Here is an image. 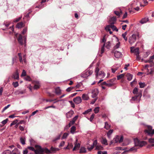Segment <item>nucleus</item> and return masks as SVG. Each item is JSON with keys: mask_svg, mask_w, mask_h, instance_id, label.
I'll list each match as a JSON object with an SVG mask.
<instances>
[{"mask_svg": "<svg viewBox=\"0 0 154 154\" xmlns=\"http://www.w3.org/2000/svg\"><path fill=\"white\" fill-rule=\"evenodd\" d=\"M99 69L98 67H96L95 68V72L96 78H97L100 76L101 78H103L105 75V74L103 71L99 72Z\"/></svg>", "mask_w": 154, "mask_h": 154, "instance_id": "1", "label": "nucleus"}, {"mask_svg": "<svg viewBox=\"0 0 154 154\" xmlns=\"http://www.w3.org/2000/svg\"><path fill=\"white\" fill-rule=\"evenodd\" d=\"M134 141L136 146L142 147L146 144V143L145 141H140L137 138L134 139Z\"/></svg>", "mask_w": 154, "mask_h": 154, "instance_id": "2", "label": "nucleus"}, {"mask_svg": "<svg viewBox=\"0 0 154 154\" xmlns=\"http://www.w3.org/2000/svg\"><path fill=\"white\" fill-rule=\"evenodd\" d=\"M139 35L138 33L133 34L129 38V43L131 44H133L135 42L136 39L137 38H139Z\"/></svg>", "mask_w": 154, "mask_h": 154, "instance_id": "3", "label": "nucleus"}, {"mask_svg": "<svg viewBox=\"0 0 154 154\" xmlns=\"http://www.w3.org/2000/svg\"><path fill=\"white\" fill-rule=\"evenodd\" d=\"M93 72L92 70H86L82 73L81 76L82 77L85 78L91 75Z\"/></svg>", "mask_w": 154, "mask_h": 154, "instance_id": "4", "label": "nucleus"}, {"mask_svg": "<svg viewBox=\"0 0 154 154\" xmlns=\"http://www.w3.org/2000/svg\"><path fill=\"white\" fill-rule=\"evenodd\" d=\"M145 132L147 133L148 135L152 136L154 134V129L152 130V127L149 126L147 127V129L145 130Z\"/></svg>", "mask_w": 154, "mask_h": 154, "instance_id": "5", "label": "nucleus"}, {"mask_svg": "<svg viewBox=\"0 0 154 154\" xmlns=\"http://www.w3.org/2000/svg\"><path fill=\"white\" fill-rule=\"evenodd\" d=\"M35 147L37 149H35L34 151V152L35 154L42 153L44 152L43 149L40 146L36 145L35 146Z\"/></svg>", "mask_w": 154, "mask_h": 154, "instance_id": "6", "label": "nucleus"}, {"mask_svg": "<svg viewBox=\"0 0 154 154\" xmlns=\"http://www.w3.org/2000/svg\"><path fill=\"white\" fill-rule=\"evenodd\" d=\"M98 93V91L97 89H95L93 90L92 91L91 97L92 98H96Z\"/></svg>", "mask_w": 154, "mask_h": 154, "instance_id": "7", "label": "nucleus"}, {"mask_svg": "<svg viewBox=\"0 0 154 154\" xmlns=\"http://www.w3.org/2000/svg\"><path fill=\"white\" fill-rule=\"evenodd\" d=\"M119 136H117L110 142V145L115 144L119 142Z\"/></svg>", "mask_w": 154, "mask_h": 154, "instance_id": "8", "label": "nucleus"}, {"mask_svg": "<svg viewBox=\"0 0 154 154\" xmlns=\"http://www.w3.org/2000/svg\"><path fill=\"white\" fill-rule=\"evenodd\" d=\"M73 101L76 104H79L82 102L81 98L80 97H77L73 99Z\"/></svg>", "mask_w": 154, "mask_h": 154, "instance_id": "9", "label": "nucleus"}, {"mask_svg": "<svg viewBox=\"0 0 154 154\" xmlns=\"http://www.w3.org/2000/svg\"><path fill=\"white\" fill-rule=\"evenodd\" d=\"M116 79V78H114L112 79H110L107 81L108 84H110L111 85L109 86V87H111L115 84V81Z\"/></svg>", "mask_w": 154, "mask_h": 154, "instance_id": "10", "label": "nucleus"}, {"mask_svg": "<svg viewBox=\"0 0 154 154\" xmlns=\"http://www.w3.org/2000/svg\"><path fill=\"white\" fill-rule=\"evenodd\" d=\"M122 54L121 52L118 51H115L114 52V56L116 58H119L122 57Z\"/></svg>", "mask_w": 154, "mask_h": 154, "instance_id": "11", "label": "nucleus"}, {"mask_svg": "<svg viewBox=\"0 0 154 154\" xmlns=\"http://www.w3.org/2000/svg\"><path fill=\"white\" fill-rule=\"evenodd\" d=\"M74 112L72 110H70L66 114V117L67 118H69L72 117Z\"/></svg>", "mask_w": 154, "mask_h": 154, "instance_id": "12", "label": "nucleus"}, {"mask_svg": "<svg viewBox=\"0 0 154 154\" xmlns=\"http://www.w3.org/2000/svg\"><path fill=\"white\" fill-rule=\"evenodd\" d=\"M17 40L19 43L21 45H23V40L22 38V36L21 35H20L17 38Z\"/></svg>", "mask_w": 154, "mask_h": 154, "instance_id": "13", "label": "nucleus"}, {"mask_svg": "<svg viewBox=\"0 0 154 154\" xmlns=\"http://www.w3.org/2000/svg\"><path fill=\"white\" fill-rule=\"evenodd\" d=\"M116 18L115 17H113L110 19L109 21V23L110 24H114L116 21Z\"/></svg>", "mask_w": 154, "mask_h": 154, "instance_id": "14", "label": "nucleus"}, {"mask_svg": "<svg viewBox=\"0 0 154 154\" xmlns=\"http://www.w3.org/2000/svg\"><path fill=\"white\" fill-rule=\"evenodd\" d=\"M149 20V19L148 17H145L140 20V22L142 24H144L146 23Z\"/></svg>", "mask_w": 154, "mask_h": 154, "instance_id": "15", "label": "nucleus"}, {"mask_svg": "<svg viewBox=\"0 0 154 154\" xmlns=\"http://www.w3.org/2000/svg\"><path fill=\"white\" fill-rule=\"evenodd\" d=\"M55 93L57 95H59L61 94V90L59 87H57L55 88Z\"/></svg>", "mask_w": 154, "mask_h": 154, "instance_id": "16", "label": "nucleus"}, {"mask_svg": "<svg viewBox=\"0 0 154 154\" xmlns=\"http://www.w3.org/2000/svg\"><path fill=\"white\" fill-rule=\"evenodd\" d=\"M12 78L15 79H19V74L18 71H17L12 75Z\"/></svg>", "mask_w": 154, "mask_h": 154, "instance_id": "17", "label": "nucleus"}, {"mask_svg": "<svg viewBox=\"0 0 154 154\" xmlns=\"http://www.w3.org/2000/svg\"><path fill=\"white\" fill-rule=\"evenodd\" d=\"M12 154H20V152L17 148H15L11 152Z\"/></svg>", "mask_w": 154, "mask_h": 154, "instance_id": "18", "label": "nucleus"}, {"mask_svg": "<svg viewBox=\"0 0 154 154\" xmlns=\"http://www.w3.org/2000/svg\"><path fill=\"white\" fill-rule=\"evenodd\" d=\"M40 85L39 82L38 81L35 82V84L34 85V88L35 89H37L39 88L40 87Z\"/></svg>", "mask_w": 154, "mask_h": 154, "instance_id": "19", "label": "nucleus"}, {"mask_svg": "<svg viewBox=\"0 0 154 154\" xmlns=\"http://www.w3.org/2000/svg\"><path fill=\"white\" fill-rule=\"evenodd\" d=\"M75 146L73 149V151L77 149H79L80 146V144L79 143H74Z\"/></svg>", "mask_w": 154, "mask_h": 154, "instance_id": "20", "label": "nucleus"}, {"mask_svg": "<svg viewBox=\"0 0 154 154\" xmlns=\"http://www.w3.org/2000/svg\"><path fill=\"white\" fill-rule=\"evenodd\" d=\"M24 26L23 23L22 22H20L18 23L16 25V27L18 28H20Z\"/></svg>", "mask_w": 154, "mask_h": 154, "instance_id": "21", "label": "nucleus"}, {"mask_svg": "<svg viewBox=\"0 0 154 154\" xmlns=\"http://www.w3.org/2000/svg\"><path fill=\"white\" fill-rule=\"evenodd\" d=\"M110 24L111 28H112L113 31H116V32H118V29H117L116 26L114 25V24Z\"/></svg>", "mask_w": 154, "mask_h": 154, "instance_id": "22", "label": "nucleus"}, {"mask_svg": "<svg viewBox=\"0 0 154 154\" xmlns=\"http://www.w3.org/2000/svg\"><path fill=\"white\" fill-rule=\"evenodd\" d=\"M126 76L127 77V79L129 81H131L132 79V75L130 73L127 74Z\"/></svg>", "mask_w": 154, "mask_h": 154, "instance_id": "23", "label": "nucleus"}, {"mask_svg": "<svg viewBox=\"0 0 154 154\" xmlns=\"http://www.w3.org/2000/svg\"><path fill=\"white\" fill-rule=\"evenodd\" d=\"M114 13L115 14H116L117 16H118L119 17L121 15L122 12L121 10H120V11H114Z\"/></svg>", "mask_w": 154, "mask_h": 154, "instance_id": "24", "label": "nucleus"}, {"mask_svg": "<svg viewBox=\"0 0 154 154\" xmlns=\"http://www.w3.org/2000/svg\"><path fill=\"white\" fill-rule=\"evenodd\" d=\"M105 46V44H103V46L102 47L101 50L100 54L99 55V56L101 57L102 54L104 53V47Z\"/></svg>", "mask_w": 154, "mask_h": 154, "instance_id": "25", "label": "nucleus"}, {"mask_svg": "<svg viewBox=\"0 0 154 154\" xmlns=\"http://www.w3.org/2000/svg\"><path fill=\"white\" fill-rule=\"evenodd\" d=\"M82 97L84 100H87L89 99V97L88 95L85 94H82Z\"/></svg>", "mask_w": 154, "mask_h": 154, "instance_id": "26", "label": "nucleus"}, {"mask_svg": "<svg viewBox=\"0 0 154 154\" xmlns=\"http://www.w3.org/2000/svg\"><path fill=\"white\" fill-rule=\"evenodd\" d=\"M101 143L102 144H104L105 145H107L108 144L107 140L105 138H102Z\"/></svg>", "mask_w": 154, "mask_h": 154, "instance_id": "27", "label": "nucleus"}, {"mask_svg": "<svg viewBox=\"0 0 154 154\" xmlns=\"http://www.w3.org/2000/svg\"><path fill=\"white\" fill-rule=\"evenodd\" d=\"M62 134V132H61V134L59 135L58 136L52 140L53 142H55L57 140H59L60 139L61 136Z\"/></svg>", "mask_w": 154, "mask_h": 154, "instance_id": "28", "label": "nucleus"}, {"mask_svg": "<svg viewBox=\"0 0 154 154\" xmlns=\"http://www.w3.org/2000/svg\"><path fill=\"white\" fill-rule=\"evenodd\" d=\"M133 52L134 53L135 55L139 54V48H137L133 50Z\"/></svg>", "mask_w": 154, "mask_h": 154, "instance_id": "29", "label": "nucleus"}, {"mask_svg": "<svg viewBox=\"0 0 154 154\" xmlns=\"http://www.w3.org/2000/svg\"><path fill=\"white\" fill-rule=\"evenodd\" d=\"M105 46L106 48L108 49H109L111 46V43L109 41L105 43Z\"/></svg>", "mask_w": 154, "mask_h": 154, "instance_id": "30", "label": "nucleus"}, {"mask_svg": "<svg viewBox=\"0 0 154 154\" xmlns=\"http://www.w3.org/2000/svg\"><path fill=\"white\" fill-rule=\"evenodd\" d=\"M69 135V134L68 133H64L61 138V139L63 140L64 139H66L67 137Z\"/></svg>", "mask_w": 154, "mask_h": 154, "instance_id": "31", "label": "nucleus"}, {"mask_svg": "<svg viewBox=\"0 0 154 154\" xmlns=\"http://www.w3.org/2000/svg\"><path fill=\"white\" fill-rule=\"evenodd\" d=\"M70 132L72 134H73L76 130V127L74 126H73L71 128Z\"/></svg>", "mask_w": 154, "mask_h": 154, "instance_id": "32", "label": "nucleus"}, {"mask_svg": "<svg viewBox=\"0 0 154 154\" xmlns=\"http://www.w3.org/2000/svg\"><path fill=\"white\" fill-rule=\"evenodd\" d=\"M139 84L140 85V87L141 88H144L146 85L145 83H142L141 82H139Z\"/></svg>", "mask_w": 154, "mask_h": 154, "instance_id": "33", "label": "nucleus"}, {"mask_svg": "<svg viewBox=\"0 0 154 154\" xmlns=\"http://www.w3.org/2000/svg\"><path fill=\"white\" fill-rule=\"evenodd\" d=\"M86 150L85 148L84 147H81L80 151V153H85L86 152Z\"/></svg>", "mask_w": 154, "mask_h": 154, "instance_id": "34", "label": "nucleus"}, {"mask_svg": "<svg viewBox=\"0 0 154 154\" xmlns=\"http://www.w3.org/2000/svg\"><path fill=\"white\" fill-rule=\"evenodd\" d=\"M104 128L107 130H108L110 128V125H109L107 122H105V126Z\"/></svg>", "mask_w": 154, "mask_h": 154, "instance_id": "35", "label": "nucleus"}, {"mask_svg": "<svg viewBox=\"0 0 154 154\" xmlns=\"http://www.w3.org/2000/svg\"><path fill=\"white\" fill-rule=\"evenodd\" d=\"M2 154H12L11 152L9 150H7L4 151L2 153Z\"/></svg>", "mask_w": 154, "mask_h": 154, "instance_id": "36", "label": "nucleus"}, {"mask_svg": "<svg viewBox=\"0 0 154 154\" xmlns=\"http://www.w3.org/2000/svg\"><path fill=\"white\" fill-rule=\"evenodd\" d=\"M20 141L21 143L23 145H24L25 144V138L21 137L20 138Z\"/></svg>", "mask_w": 154, "mask_h": 154, "instance_id": "37", "label": "nucleus"}, {"mask_svg": "<svg viewBox=\"0 0 154 154\" xmlns=\"http://www.w3.org/2000/svg\"><path fill=\"white\" fill-rule=\"evenodd\" d=\"M24 93V92L23 91H17L15 92V94H23Z\"/></svg>", "mask_w": 154, "mask_h": 154, "instance_id": "38", "label": "nucleus"}, {"mask_svg": "<svg viewBox=\"0 0 154 154\" xmlns=\"http://www.w3.org/2000/svg\"><path fill=\"white\" fill-rule=\"evenodd\" d=\"M102 85H106V86L109 87V86L111 85L110 84H108L107 81L106 82H103L102 83Z\"/></svg>", "mask_w": 154, "mask_h": 154, "instance_id": "39", "label": "nucleus"}, {"mask_svg": "<svg viewBox=\"0 0 154 154\" xmlns=\"http://www.w3.org/2000/svg\"><path fill=\"white\" fill-rule=\"evenodd\" d=\"M125 75L124 74H122L117 76V80H119L120 79L123 78Z\"/></svg>", "mask_w": 154, "mask_h": 154, "instance_id": "40", "label": "nucleus"}, {"mask_svg": "<svg viewBox=\"0 0 154 154\" xmlns=\"http://www.w3.org/2000/svg\"><path fill=\"white\" fill-rule=\"evenodd\" d=\"M127 32H125L122 35V36L123 38L126 41L127 40V38L126 37L127 35Z\"/></svg>", "mask_w": 154, "mask_h": 154, "instance_id": "41", "label": "nucleus"}, {"mask_svg": "<svg viewBox=\"0 0 154 154\" xmlns=\"http://www.w3.org/2000/svg\"><path fill=\"white\" fill-rule=\"evenodd\" d=\"M96 149L97 150H103V147L101 145H97L96 146Z\"/></svg>", "mask_w": 154, "mask_h": 154, "instance_id": "42", "label": "nucleus"}, {"mask_svg": "<svg viewBox=\"0 0 154 154\" xmlns=\"http://www.w3.org/2000/svg\"><path fill=\"white\" fill-rule=\"evenodd\" d=\"M110 28V25H109L106 26L105 29L106 31H108L111 30Z\"/></svg>", "mask_w": 154, "mask_h": 154, "instance_id": "43", "label": "nucleus"}, {"mask_svg": "<svg viewBox=\"0 0 154 154\" xmlns=\"http://www.w3.org/2000/svg\"><path fill=\"white\" fill-rule=\"evenodd\" d=\"M92 110L91 109H89L85 111L84 112H83L82 114L84 115H85L88 114L89 112H91Z\"/></svg>", "mask_w": 154, "mask_h": 154, "instance_id": "44", "label": "nucleus"}, {"mask_svg": "<svg viewBox=\"0 0 154 154\" xmlns=\"http://www.w3.org/2000/svg\"><path fill=\"white\" fill-rule=\"evenodd\" d=\"M138 91V89L137 88L135 87L133 91V93L134 94H137Z\"/></svg>", "mask_w": 154, "mask_h": 154, "instance_id": "45", "label": "nucleus"}, {"mask_svg": "<svg viewBox=\"0 0 154 154\" xmlns=\"http://www.w3.org/2000/svg\"><path fill=\"white\" fill-rule=\"evenodd\" d=\"M99 111V107H95L94 109V113L96 114L98 113Z\"/></svg>", "mask_w": 154, "mask_h": 154, "instance_id": "46", "label": "nucleus"}, {"mask_svg": "<svg viewBox=\"0 0 154 154\" xmlns=\"http://www.w3.org/2000/svg\"><path fill=\"white\" fill-rule=\"evenodd\" d=\"M13 85L15 88L18 87L19 85L18 83L17 82H14L13 83Z\"/></svg>", "mask_w": 154, "mask_h": 154, "instance_id": "47", "label": "nucleus"}, {"mask_svg": "<svg viewBox=\"0 0 154 154\" xmlns=\"http://www.w3.org/2000/svg\"><path fill=\"white\" fill-rule=\"evenodd\" d=\"M26 72L24 70H23L22 74L21 75V77L26 76Z\"/></svg>", "mask_w": 154, "mask_h": 154, "instance_id": "48", "label": "nucleus"}, {"mask_svg": "<svg viewBox=\"0 0 154 154\" xmlns=\"http://www.w3.org/2000/svg\"><path fill=\"white\" fill-rule=\"evenodd\" d=\"M25 79L26 81H30L31 80V78L29 76L27 75L25 78Z\"/></svg>", "mask_w": 154, "mask_h": 154, "instance_id": "49", "label": "nucleus"}, {"mask_svg": "<svg viewBox=\"0 0 154 154\" xmlns=\"http://www.w3.org/2000/svg\"><path fill=\"white\" fill-rule=\"evenodd\" d=\"M17 122V120L16 119L14 121L10 124V126H11L12 125L16 124Z\"/></svg>", "mask_w": 154, "mask_h": 154, "instance_id": "50", "label": "nucleus"}, {"mask_svg": "<svg viewBox=\"0 0 154 154\" xmlns=\"http://www.w3.org/2000/svg\"><path fill=\"white\" fill-rule=\"evenodd\" d=\"M113 131L112 130H110L107 133V135L109 137L110 135L113 132Z\"/></svg>", "mask_w": 154, "mask_h": 154, "instance_id": "51", "label": "nucleus"}, {"mask_svg": "<svg viewBox=\"0 0 154 154\" xmlns=\"http://www.w3.org/2000/svg\"><path fill=\"white\" fill-rule=\"evenodd\" d=\"M117 149L119 150H124L126 149V148H123L121 147H117Z\"/></svg>", "mask_w": 154, "mask_h": 154, "instance_id": "52", "label": "nucleus"}, {"mask_svg": "<svg viewBox=\"0 0 154 154\" xmlns=\"http://www.w3.org/2000/svg\"><path fill=\"white\" fill-rule=\"evenodd\" d=\"M8 121V119H6L2 121L1 122V123L3 125H5L7 122Z\"/></svg>", "mask_w": 154, "mask_h": 154, "instance_id": "53", "label": "nucleus"}, {"mask_svg": "<svg viewBox=\"0 0 154 154\" xmlns=\"http://www.w3.org/2000/svg\"><path fill=\"white\" fill-rule=\"evenodd\" d=\"M137 150V149L135 148V146L131 148L130 149L129 151H136Z\"/></svg>", "mask_w": 154, "mask_h": 154, "instance_id": "54", "label": "nucleus"}, {"mask_svg": "<svg viewBox=\"0 0 154 154\" xmlns=\"http://www.w3.org/2000/svg\"><path fill=\"white\" fill-rule=\"evenodd\" d=\"M10 104H8L7 106H5L2 110V112H3L6 109H8L9 107L10 106Z\"/></svg>", "mask_w": 154, "mask_h": 154, "instance_id": "55", "label": "nucleus"}, {"mask_svg": "<svg viewBox=\"0 0 154 154\" xmlns=\"http://www.w3.org/2000/svg\"><path fill=\"white\" fill-rule=\"evenodd\" d=\"M65 144V142L64 141H62L60 143L59 146V147H62L64 146Z\"/></svg>", "mask_w": 154, "mask_h": 154, "instance_id": "56", "label": "nucleus"}, {"mask_svg": "<svg viewBox=\"0 0 154 154\" xmlns=\"http://www.w3.org/2000/svg\"><path fill=\"white\" fill-rule=\"evenodd\" d=\"M137 97H138L137 96H136L134 97H132L131 100H130L131 102V101L132 100L135 101V100H136L137 99Z\"/></svg>", "mask_w": 154, "mask_h": 154, "instance_id": "57", "label": "nucleus"}, {"mask_svg": "<svg viewBox=\"0 0 154 154\" xmlns=\"http://www.w3.org/2000/svg\"><path fill=\"white\" fill-rule=\"evenodd\" d=\"M149 142L150 143H154V138H151L149 139Z\"/></svg>", "mask_w": 154, "mask_h": 154, "instance_id": "58", "label": "nucleus"}, {"mask_svg": "<svg viewBox=\"0 0 154 154\" xmlns=\"http://www.w3.org/2000/svg\"><path fill=\"white\" fill-rule=\"evenodd\" d=\"M120 45V42H119L117 43L116 45L114 47V48L116 49L119 48V47Z\"/></svg>", "mask_w": 154, "mask_h": 154, "instance_id": "59", "label": "nucleus"}, {"mask_svg": "<svg viewBox=\"0 0 154 154\" xmlns=\"http://www.w3.org/2000/svg\"><path fill=\"white\" fill-rule=\"evenodd\" d=\"M73 87H69L67 88L66 89V91L67 92H70L73 89Z\"/></svg>", "mask_w": 154, "mask_h": 154, "instance_id": "60", "label": "nucleus"}, {"mask_svg": "<svg viewBox=\"0 0 154 154\" xmlns=\"http://www.w3.org/2000/svg\"><path fill=\"white\" fill-rule=\"evenodd\" d=\"M95 115L94 114H92L91 116V117L90 118L89 120L90 121L92 122L94 118Z\"/></svg>", "mask_w": 154, "mask_h": 154, "instance_id": "61", "label": "nucleus"}, {"mask_svg": "<svg viewBox=\"0 0 154 154\" xmlns=\"http://www.w3.org/2000/svg\"><path fill=\"white\" fill-rule=\"evenodd\" d=\"M27 31V28H25L23 29V31L22 32V33L23 34H24Z\"/></svg>", "mask_w": 154, "mask_h": 154, "instance_id": "62", "label": "nucleus"}, {"mask_svg": "<svg viewBox=\"0 0 154 154\" xmlns=\"http://www.w3.org/2000/svg\"><path fill=\"white\" fill-rule=\"evenodd\" d=\"M68 146L69 148V149L73 147V145L72 143H68Z\"/></svg>", "mask_w": 154, "mask_h": 154, "instance_id": "63", "label": "nucleus"}, {"mask_svg": "<svg viewBox=\"0 0 154 154\" xmlns=\"http://www.w3.org/2000/svg\"><path fill=\"white\" fill-rule=\"evenodd\" d=\"M106 39L105 38V36H104L103 38V39H102V41H101V42H103L104 43H105L106 42Z\"/></svg>", "mask_w": 154, "mask_h": 154, "instance_id": "64", "label": "nucleus"}]
</instances>
